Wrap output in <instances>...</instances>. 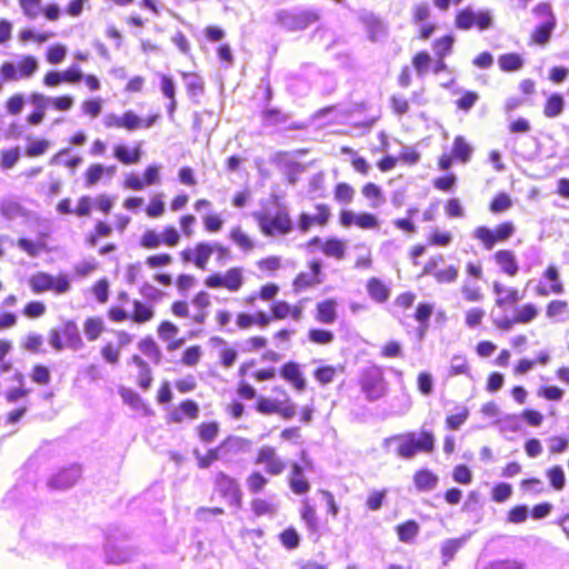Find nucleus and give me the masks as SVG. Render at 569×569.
<instances>
[{
    "mask_svg": "<svg viewBox=\"0 0 569 569\" xmlns=\"http://www.w3.org/2000/svg\"><path fill=\"white\" fill-rule=\"evenodd\" d=\"M212 256L220 264H226L233 258L228 246L204 240L196 242L192 247H186L179 252V258L183 264H191L201 271L208 270Z\"/></svg>",
    "mask_w": 569,
    "mask_h": 569,
    "instance_id": "nucleus-1",
    "label": "nucleus"
},
{
    "mask_svg": "<svg viewBox=\"0 0 569 569\" xmlns=\"http://www.w3.org/2000/svg\"><path fill=\"white\" fill-rule=\"evenodd\" d=\"M238 382L236 393L238 398L244 401H251L257 398V389L249 382V379L262 383L277 378V368L272 366L259 367L256 358H249L242 361L237 370Z\"/></svg>",
    "mask_w": 569,
    "mask_h": 569,
    "instance_id": "nucleus-2",
    "label": "nucleus"
},
{
    "mask_svg": "<svg viewBox=\"0 0 569 569\" xmlns=\"http://www.w3.org/2000/svg\"><path fill=\"white\" fill-rule=\"evenodd\" d=\"M211 305L210 293L206 290H199L190 301L184 299L173 300L170 305V312L178 319L189 320L191 325L202 326L209 318Z\"/></svg>",
    "mask_w": 569,
    "mask_h": 569,
    "instance_id": "nucleus-3",
    "label": "nucleus"
},
{
    "mask_svg": "<svg viewBox=\"0 0 569 569\" xmlns=\"http://www.w3.org/2000/svg\"><path fill=\"white\" fill-rule=\"evenodd\" d=\"M28 101L32 104L33 110L26 117L28 126H40L47 116V108L50 106L57 112H68L74 107V98L64 93L56 97H48L39 91H32Z\"/></svg>",
    "mask_w": 569,
    "mask_h": 569,
    "instance_id": "nucleus-4",
    "label": "nucleus"
},
{
    "mask_svg": "<svg viewBox=\"0 0 569 569\" xmlns=\"http://www.w3.org/2000/svg\"><path fill=\"white\" fill-rule=\"evenodd\" d=\"M272 391L281 398H271L257 393L254 410L257 413L270 417L279 416L283 420H291L297 413V407L289 392L282 386H274Z\"/></svg>",
    "mask_w": 569,
    "mask_h": 569,
    "instance_id": "nucleus-5",
    "label": "nucleus"
},
{
    "mask_svg": "<svg viewBox=\"0 0 569 569\" xmlns=\"http://www.w3.org/2000/svg\"><path fill=\"white\" fill-rule=\"evenodd\" d=\"M252 217L264 237H284L293 231L291 216L283 207L277 210L274 214H269L266 211H254Z\"/></svg>",
    "mask_w": 569,
    "mask_h": 569,
    "instance_id": "nucleus-6",
    "label": "nucleus"
},
{
    "mask_svg": "<svg viewBox=\"0 0 569 569\" xmlns=\"http://www.w3.org/2000/svg\"><path fill=\"white\" fill-rule=\"evenodd\" d=\"M247 443V439L229 435L224 437L216 447L207 449L204 453H196L197 467L199 469H208L214 462L240 452Z\"/></svg>",
    "mask_w": 569,
    "mask_h": 569,
    "instance_id": "nucleus-7",
    "label": "nucleus"
},
{
    "mask_svg": "<svg viewBox=\"0 0 569 569\" xmlns=\"http://www.w3.org/2000/svg\"><path fill=\"white\" fill-rule=\"evenodd\" d=\"M27 283L31 293L37 296L46 292L61 296L66 295L71 289L70 278L63 272L53 276L46 271H37L28 277Z\"/></svg>",
    "mask_w": 569,
    "mask_h": 569,
    "instance_id": "nucleus-8",
    "label": "nucleus"
},
{
    "mask_svg": "<svg viewBox=\"0 0 569 569\" xmlns=\"http://www.w3.org/2000/svg\"><path fill=\"white\" fill-rule=\"evenodd\" d=\"M39 70L38 59L32 54H23L17 62L6 60L0 64V92L3 82H16L32 78Z\"/></svg>",
    "mask_w": 569,
    "mask_h": 569,
    "instance_id": "nucleus-9",
    "label": "nucleus"
},
{
    "mask_svg": "<svg viewBox=\"0 0 569 569\" xmlns=\"http://www.w3.org/2000/svg\"><path fill=\"white\" fill-rule=\"evenodd\" d=\"M517 227L513 221L505 220L495 226H478L472 231V237L485 250H492L497 244L508 242L516 233Z\"/></svg>",
    "mask_w": 569,
    "mask_h": 569,
    "instance_id": "nucleus-10",
    "label": "nucleus"
},
{
    "mask_svg": "<svg viewBox=\"0 0 569 569\" xmlns=\"http://www.w3.org/2000/svg\"><path fill=\"white\" fill-rule=\"evenodd\" d=\"M203 283L208 289L238 293L246 284L244 269L240 266H232L223 272H211L204 277Z\"/></svg>",
    "mask_w": 569,
    "mask_h": 569,
    "instance_id": "nucleus-11",
    "label": "nucleus"
},
{
    "mask_svg": "<svg viewBox=\"0 0 569 569\" xmlns=\"http://www.w3.org/2000/svg\"><path fill=\"white\" fill-rule=\"evenodd\" d=\"M401 440L397 447V455L403 459H411L418 452L431 453L435 450V436L431 431L422 430L417 438L415 432L398 435Z\"/></svg>",
    "mask_w": 569,
    "mask_h": 569,
    "instance_id": "nucleus-12",
    "label": "nucleus"
},
{
    "mask_svg": "<svg viewBox=\"0 0 569 569\" xmlns=\"http://www.w3.org/2000/svg\"><path fill=\"white\" fill-rule=\"evenodd\" d=\"M453 26L460 31L476 29L483 32L493 26V17L489 10H475L467 6L456 11Z\"/></svg>",
    "mask_w": 569,
    "mask_h": 569,
    "instance_id": "nucleus-13",
    "label": "nucleus"
},
{
    "mask_svg": "<svg viewBox=\"0 0 569 569\" xmlns=\"http://www.w3.org/2000/svg\"><path fill=\"white\" fill-rule=\"evenodd\" d=\"M107 316L110 321L116 323L131 321L136 325H144L154 318L156 311L152 305L134 299L132 301V311L130 313H128L122 307L111 306L107 311Z\"/></svg>",
    "mask_w": 569,
    "mask_h": 569,
    "instance_id": "nucleus-14",
    "label": "nucleus"
},
{
    "mask_svg": "<svg viewBox=\"0 0 569 569\" xmlns=\"http://www.w3.org/2000/svg\"><path fill=\"white\" fill-rule=\"evenodd\" d=\"M358 383L369 401L382 398L388 390L383 369L378 365L363 368L360 372Z\"/></svg>",
    "mask_w": 569,
    "mask_h": 569,
    "instance_id": "nucleus-15",
    "label": "nucleus"
},
{
    "mask_svg": "<svg viewBox=\"0 0 569 569\" xmlns=\"http://www.w3.org/2000/svg\"><path fill=\"white\" fill-rule=\"evenodd\" d=\"M445 256L436 253L428 258L420 277H431L438 284H452L459 279L460 271L455 264H445Z\"/></svg>",
    "mask_w": 569,
    "mask_h": 569,
    "instance_id": "nucleus-16",
    "label": "nucleus"
},
{
    "mask_svg": "<svg viewBox=\"0 0 569 569\" xmlns=\"http://www.w3.org/2000/svg\"><path fill=\"white\" fill-rule=\"evenodd\" d=\"M180 242L181 233L173 224L163 226L160 232L146 229L139 239V246L144 250H157L160 247L176 248Z\"/></svg>",
    "mask_w": 569,
    "mask_h": 569,
    "instance_id": "nucleus-17",
    "label": "nucleus"
},
{
    "mask_svg": "<svg viewBox=\"0 0 569 569\" xmlns=\"http://www.w3.org/2000/svg\"><path fill=\"white\" fill-rule=\"evenodd\" d=\"M213 490L230 506L240 509L243 503V495L238 480L226 471L219 470L212 478Z\"/></svg>",
    "mask_w": 569,
    "mask_h": 569,
    "instance_id": "nucleus-18",
    "label": "nucleus"
},
{
    "mask_svg": "<svg viewBox=\"0 0 569 569\" xmlns=\"http://www.w3.org/2000/svg\"><path fill=\"white\" fill-rule=\"evenodd\" d=\"M473 147L465 136L458 134L453 138L450 152H443L437 160V167L441 171H448L456 162L466 164L470 162Z\"/></svg>",
    "mask_w": 569,
    "mask_h": 569,
    "instance_id": "nucleus-19",
    "label": "nucleus"
},
{
    "mask_svg": "<svg viewBox=\"0 0 569 569\" xmlns=\"http://www.w3.org/2000/svg\"><path fill=\"white\" fill-rule=\"evenodd\" d=\"M320 14L312 9H305L298 12L290 10H279L276 12V21L289 31H300L309 28L319 21Z\"/></svg>",
    "mask_w": 569,
    "mask_h": 569,
    "instance_id": "nucleus-20",
    "label": "nucleus"
},
{
    "mask_svg": "<svg viewBox=\"0 0 569 569\" xmlns=\"http://www.w3.org/2000/svg\"><path fill=\"white\" fill-rule=\"evenodd\" d=\"M128 367L130 368L129 377L133 383L143 392L149 391L154 381L153 369L141 355L133 353L128 359Z\"/></svg>",
    "mask_w": 569,
    "mask_h": 569,
    "instance_id": "nucleus-21",
    "label": "nucleus"
},
{
    "mask_svg": "<svg viewBox=\"0 0 569 569\" xmlns=\"http://www.w3.org/2000/svg\"><path fill=\"white\" fill-rule=\"evenodd\" d=\"M253 463L262 466L266 475L278 477L287 469V462L279 456L277 449L271 445L260 446L253 457Z\"/></svg>",
    "mask_w": 569,
    "mask_h": 569,
    "instance_id": "nucleus-22",
    "label": "nucleus"
},
{
    "mask_svg": "<svg viewBox=\"0 0 569 569\" xmlns=\"http://www.w3.org/2000/svg\"><path fill=\"white\" fill-rule=\"evenodd\" d=\"M539 307L533 302H526L516 307L512 317H503L495 321L498 329L509 331L516 325H528L539 317Z\"/></svg>",
    "mask_w": 569,
    "mask_h": 569,
    "instance_id": "nucleus-23",
    "label": "nucleus"
},
{
    "mask_svg": "<svg viewBox=\"0 0 569 569\" xmlns=\"http://www.w3.org/2000/svg\"><path fill=\"white\" fill-rule=\"evenodd\" d=\"M161 181L160 167L149 164L144 168L142 176L136 172H129L123 178V188L131 191H142L147 187L159 184Z\"/></svg>",
    "mask_w": 569,
    "mask_h": 569,
    "instance_id": "nucleus-24",
    "label": "nucleus"
},
{
    "mask_svg": "<svg viewBox=\"0 0 569 569\" xmlns=\"http://www.w3.org/2000/svg\"><path fill=\"white\" fill-rule=\"evenodd\" d=\"M308 272L300 271L292 280V288L295 292H300L309 288H313L322 283V262L319 258H312L308 261Z\"/></svg>",
    "mask_w": 569,
    "mask_h": 569,
    "instance_id": "nucleus-25",
    "label": "nucleus"
},
{
    "mask_svg": "<svg viewBox=\"0 0 569 569\" xmlns=\"http://www.w3.org/2000/svg\"><path fill=\"white\" fill-rule=\"evenodd\" d=\"M199 417V403L191 398H184L168 411L166 421L169 425H182L186 421H194Z\"/></svg>",
    "mask_w": 569,
    "mask_h": 569,
    "instance_id": "nucleus-26",
    "label": "nucleus"
},
{
    "mask_svg": "<svg viewBox=\"0 0 569 569\" xmlns=\"http://www.w3.org/2000/svg\"><path fill=\"white\" fill-rule=\"evenodd\" d=\"M542 279L547 280L549 284L539 282L535 287V293L538 297L560 296L565 292V284L560 276L559 268L550 263L541 273Z\"/></svg>",
    "mask_w": 569,
    "mask_h": 569,
    "instance_id": "nucleus-27",
    "label": "nucleus"
},
{
    "mask_svg": "<svg viewBox=\"0 0 569 569\" xmlns=\"http://www.w3.org/2000/svg\"><path fill=\"white\" fill-rule=\"evenodd\" d=\"M431 11L426 2L417 3L411 10V22L415 26H420L417 33V39L420 41H427L437 30V24L429 22Z\"/></svg>",
    "mask_w": 569,
    "mask_h": 569,
    "instance_id": "nucleus-28",
    "label": "nucleus"
},
{
    "mask_svg": "<svg viewBox=\"0 0 569 569\" xmlns=\"http://www.w3.org/2000/svg\"><path fill=\"white\" fill-rule=\"evenodd\" d=\"M455 37L452 34H443L432 41L431 47L435 53V64L432 73L439 74L448 71L446 58L453 51Z\"/></svg>",
    "mask_w": 569,
    "mask_h": 569,
    "instance_id": "nucleus-29",
    "label": "nucleus"
},
{
    "mask_svg": "<svg viewBox=\"0 0 569 569\" xmlns=\"http://www.w3.org/2000/svg\"><path fill=\"white\" fill-rule=\"evenodd\" d=\"M316 214L310 216L301 212L298 216L297 227L301 233H307L312 227L325 228L331 219L330 207L326 203H317L315 206Z\"/></svg>",
    "mask_w": 569,
    "mask_h": 569,
    "instance_id": "nucleus-30",
    "label": "nucleus"
},
{
    "mask_svg": "<svg viewBox=\"0 0 569 569\" xmlns=\"http://www.w3.org/2000/svg\"><path fill=\"white\" fill-rule=\"evenodd\" d=\"M278 375L297 392H303L307 389V379L299 362L295 360L283 362L277 370Z\"/></svg>",
    "mask_w": 569,
    "mask_h": 569,
    "instance_id": "nucleus-31",
    "label": "nucleus"
},
{
    "mask_svg": "<svg viewBox=\"0 0 569 569\" xmlns=\"http://www.w3.org/2000/svg\"><path fill=\"white\" fill-rule=\"evenodd\" d=\"M491 259L499 272L507 278H516L519 274L520 264L512 249H498L492 253Z\"/></svg>",
    "mask_w": 569,
    "mask_h": 569,
    "instance_id": "nucleus-32",
    "label": "nucleus"
},
{
    "mask_svg": "<svg viewBox=\"0 0 569 569\" xmlns=\"http://www.w3.org/2000/svg\"><path fill=\"white\" fill-rule=\"evenodd\" d=\"M495 295V305L499 309L507 310L519 307L518 303L522 299L520 290L516 287H506L501 281L495 280L491 284Z\"/></svg>",
    "mask_w": 569,
    "mask_h": 569,
    "instance_id": "nucleus-33",
    "label": "nucleus"
},
{
    "mask_svg": "<svg viewBox=\"0 0 569 569\" xmlns=\"http://www.w3.org/2000/svg\"><path fill=\"white\" fill-rule=\"evenodd\" d=\"M143 141H134L131 146L117 143L112 148L113 158L123 166H134L143 158Z\"/></svg>",
    "mask_w": 569,
    "mask_h": 569,
    "instance_id": "nucleus-34",
    "label": "nucleus"
},
{
    "mask_svg": "<svg viewBox=\"0 0 569 569\" xmlns=\"http://www.w3.org/2000/svg\"><path fill=\"white\" fill-rule=\"evenodd\" d=\"M269 310L274 321L291 319L295 322H299L303 318L302 301L291 305L286 300H276L270 303Z\"/></svg>",
    "mask_w": 569,
    "mask_h": 569,
    "instance_id": "nucleus-35",
    "label": "nucleus"
},
{
    "mask_svg": "<svg viewBox=\"0 0 569 569\" xmlns=\"http://www.w3.org/2000/svg\"><path fill=\"white\" fill-rule=\"evenodd\" d=\"M244 345H246V351H248L250 353L264 350L260 356V359L262 361L278 363L283 358V355L280 351L266 350L269 345V340L263 335H252V336L248 337L244 340Z\"/></svg>",
    "mask_w": 569,
    "mask_h": 569,
    "instance_id": "nucleus-36",
    "label": "nucleus"
},
{
    "mask_svg": "<svg viewBox=\"0 0 569 569\" xmlns=\"http://www.w3.org/2000/svg\"><path fill=\"white\" fill-rule=\"evenodd\" d=\"M313 318L318 323L333 325L338 320V301L335 298L318 301Z\"/></svg>",
    "mask_w": 569,
    "mask_h": 569,
    "instance_id": "nucleus-37",
    "label": "nucleus"
},
{
    "mask_svg": "<svg viewBox=\"0 0 569 569\" xmlns=\"http://www.w3.org/2000/svg\"><path fill=\"white\" fill-rule=\"evenodd\" d=\"M157 333L162 341L167 342V350L170 352L179 349L184 343L183 338H177L179 327L170 320L160 321Z\"/></svg>",
    "mask_w": 569,
    "mask_h": 569,
    "instance_id": "nucleus-38",
    "label": "nucleus"
},
{
    "mask_svg": "<svg viewBox=\"0 0 569 569\" xmlns=\"http://www.w3.org/2000/svg\"><path fill=\"white\" fill-rule=\"evenodd\" d=\"M288 486L291 492L298 496L306 495L311 489V483L305 476L302 466L298 462H292L290 465Z\"/></svg>",
    "mask_w": 569,
    "mask_h": 569,
    "instance_id": "nucleus-39",
    "label": "nucleus"
},
{
    "mask_svg": "<svg viewBox=\"0 0 569 569\" xmlns=\"http://www.w3.org/2000/svg\"><path fill=\"white\" fill-rule=\"evenodd\" d=\"M160 116L158 113L149 114L146 119L140 118L133 110H126L121 114L123 122V130L132 132L139 129H149L158 120Z\"/></svg>",
    "mask_w": 569,
    "mask_h": 569,
    "instance_id": "nucleus-40",
    "label": "nucleus"
},
{
    "mask_svg": "<svg viewBox=\"0 0 569 569\" xmlns=\"http://www.w3.org/2000/svg\"><path fill=\"white\" fill-rule=\"evenodd\" d=\"M64 83L77 84L81 80L84 81L86 86L90 91H97L101 84L97 76L87 74L83 76L81 68L78 64H72L68 69L62 70Z\"/></svg>",
    "mask_w": 569,
    "mask_h": 569,
    "instance_id": "nucleus-41",
    "label": "nucleus"
},
{
    "mask_svg": "<svg viewBox=\"0 0 569 569\" xmlns=\"http://www.w3.org/2000/svg\"><path fill=\"white\" fill-rule=\"evenodd\" d=\"M366 290L369 298L379 305L388 302L391 297L390 286L378 277H371L367 280Z\"/></svg>",
    "mask_w": 569,
    "mask_h": 569,
    "instance_id": "nucleus-42",
    "label": "nucleus"
},
{
    "mask_svg": "<svg viewBox=\"0 0 569 569\" xmlns=\"http://www.w3.org/2000/svg\"><path fill=\"white\" fill-rule=\"evenodd\" d=\"M59 332L67 348L80 350L83 347V340L74 320L68 319L58 327Z\"/></svg>",
    "mask_w": 569,
    "mask_h": 569,
    "instance_id": "nucleus-43",
    "label": "nucleus"
},
{
    "mask_svg": "<svg viewBox=\"0 0 569 569\" xmlns=\"http://www.w3.org/2000/svg\"><path fill=\"white\" fill-rule=\"evenodd\" d=\"M118 393L121 397L123 403L129 406L131 409L140 410L146 415L152 413L149 403L134 389L120 386L118 388Z\"/></svg>",
    "mask_w": 569,
    "mask_h": 569,
    "instance_id": "nucleus-44",
    "label": "nucleus"
},
{
    "mask_svg": "<svg viewBox=\"0 0 569 569\" xmlns=\"http://www.w3.org/2000/svg\"><path fill=\"white\" fill-rule=\"evenodd\" d=\"M546 318L552 322H565L569 320V302L565 299H552L545 308Z\"/></svg>",
    "mask_w": 569,
    "mask_h": 569,
    "instance_id": "nucleus-45",
    "label": "nucleus"
},
{
    "mask_svg": "<svg viewBox=\"0 0 569 569\" xmlns=\"http://www.w3.org/2000/svg\"><path fill=\"white\" fill-rule=\"evenodd\" d=\"M82 329L89 342L99 340L107 331L106 322L100 316H89L83 320Z\"/></svg>",
    "mask_w": 569,
    "mask_h": 569,
    "instance_id": "nucleus-46",
    "label": "nucleus"
},
{
    "mask_svg": "<svg viewBox=\"0 0 569 569\" xmlns=\"http://www.w3.org/2000/svg\"><path fill=\"white\" fill-rule=\"evenodd\" d=\"M137 347L140 355L149 359L152 365L158 366L162 361V350L151 336L140 339Z\"/></svg>",
    "mask_w": 569,
    "mask_h": 569,
    "instance_id": "nucleus-47",
    "label": "nucleus"
},
{
    "mask_svg": "<svg viewBox=\"0 0 569 569\" xmlns=\"http://www.w3.org/2000/svg\"><path fill=\"white\" fill-rule=\"evenodd\" d=\"M114 170V166L104 167L99 162L91 163L83 172V183L87 188H92L101 181L106 173L113 174Z\"/></svg>",
    "mask_w": 569,
    "mask_h": 569,
    "instance_id": "nucleus-48",
    "label": "nucleus"
},
{
    "mask_svg": "<svg viewBox=\"0 0 569 569\" xmlns=\"http://www.w3.org/2000/svg\"><path fill=\"white\" fill-rule=\"evenodd\" d=\"M299 516L305 523L308 532L318 533L320 530V521L315 506L308 499L301 501Z\"/></svg>",
    "mask_w": 569,
    "mask_h": 569,
    "instance_id": "nucleus-49",
    "label": "nucleus"
},
{
    "mask_svg": "<svg viewBox=\"0 0 569 569\" xmlns=\"http://www.w3.org/2000/svg\"><path fill=\"white\" fill-rule=\"evenodd\" d=\"M113 227L106 220L96 221L92 230L86 236L84 241L89 247H96L101 240L111 237Z\"/></svg>",
    "mask_w": 569,
    "mask_h": 569,
    "instance_id": "nucleus-50",
    "label": "nucleus"
},
{
    "mask_svg": "<svg viewBox=\"0 0 569 569\" xmlns=\"http://www.w3.org/2000/svg\"><path fill=\"white\" fill-rule=\"evenodd\" d=\"M556 26L557 22L553 21H543L541 24L537 26L530 33L529 44L546 46L550 41Z\"/></svg>",
    "mask_w": 569,
    "mask_h": 569,
    "instance_id": "nucleus-51",
    "label": "nucleus"
},
{
    "mask_svg": "<svg viewBox=\"0 0 569 569\" xmlns=\"http://www.w3.org/2000/svg\"><path fill=\"white\" fill-rule=\"evenodd\" d=\"M321 252L328 258L342 260L346 257L347 247L342 239L328 237L323 240V243H321Z\"/></svg>",
    "mask_w": 569,
    "mask_h": 569,
    "instance_id": "nucleus-52",
    "label": "nucleus"
},
{
    "mask_svg": "<svg viewBox=\"0 0 569 569\" xmlns=\"http://www.w3.org/2000/svg\"><path fill=\"white\" fill-rule=\"evenodd\" d=\"M343 370V366L321 365L315 368L312 376L320 386H327L332 383Z\"/></svg>",
    "mask_w": 569,
    "mask_h": 569,
    "instance_id": "nucleus-53",
    "label": "nucleus"
},
{
    "mask_svg": "<svg viewBox=\"0 0 569 569\" xmlns=\"http://www.w3.org/2000/svg\"><path fill=\"white\" fill-rule=\"evenodd\" d=\"M438 481V476L427 468L419 469L413 473V483L419 491L435 489Z\"/></svg>",
    "mask_w": 569,
    "mask_h": 569,
    "instance_id": "nucleus-54",
    "label": "nucleus"
},
{
    "mask_svg": "<svg viewBox=\"0 0 569 569\" xmlns=\"http://www.w3.org/2000/svg\"><path fill=\"white\" fill-rule=\"evenodd\" d=\"M435 58L427 51H417L411 58V66L419 77L426 76L429 71L432 72Z\"/></svg>",
    "mask_w": 569,
    "mask_h": 569,
    "instance_id": "nucleus-55",
    "label": "nucleus"
},
{
    "mask_svg": "<svg viewBox=\"0 0 569 569\" xmlns=\"http://www.w3.org/2000/svg\"><path fill=\"white\" fill-rule=\"evenodd\" d=\"M266 472L261 470H252L246 477V486L250 495L257 496L261 493L268 486L269 479Z\"/></svg>",
    "mask_w": 569,
    "mask_h": 569,
    "instance_id": "nucleus-56",
    "label": "nucleus"
},
{
    "mask_svg": "<svg viewBox=\"0 0 569 569\" xmlns=\"http://www.w3.org/2000/svg\"><path fill=\"white\" fill-rule=\"evenodd\" d=\"M196 433L200 442L211 443L220 433V425L217 421H202L196 427Z\"/></svg>",
    "mask_w": 569,
    "mask_h": 569,
    "instance_id": "nucleus-57",
    "label": "nucleus"
},
{
    "mask_svg": "<svg viewBox=\"0 0 569 569\" xmlns=\"http://www.w3.org/2000/svg\"><path fill=\"white\" fill-rule=\"evenodd\" d=\"M250 510L256 518L273 516L277 512V505L263 497H253L250 500Z\"/></svg>",
    "mask_w": 569,
    "mask_h": 569,
    "instance_id": "nucleus-58",
    "label": "nucleus"
},
{
    "mask_svg": "<svg viewBox=\"0 0 569 569\" xmlns=\"http://www.w3.org/2000/svg\"><path fill=\"white\" fill-rule=\"evenodd\" d=\"M433 306L429 302H419L415 309L413 318L419 323V333L423 336L429 328Z\"/></svg>",
    "mask_w": 569,
    "mask_h": 569,
    "instance_id": "nucleus-59",
    "label": "nucleus"
},
{
    "mask_svg": "<svg viewBox=\"0 0 569 569\" xmlns=\"http://www.w3.org/2000/svg\"><path fill=\"white\" fill-rule=\"evenodd\" d=\"M13 350V342L9 338H0V376L9 373L13 369V361L10 355Z\"/></svg>",
    "mask_w": 569,
    "mask_h": 569,
    "instance_id": "nucleus-60",
    "label": "nucleus"
},
{
    "mask_svg": "<svg viewBox=\"0 0 569 569\" xmlns=\"http://www.w3.org/2000/svg\"><path fill=\"white\" fill-rule=\"evenodd\" d=\"M565 109V99L560 93H551L543 103V116L548 119L556 118Z\"/></svg>",
    "mask_w": 569,
    "mask_h": 569,
    "instance_id": "nucleus-61",
    "label": "nucleus"
},
{
    "mask_svg": "<svg viewBox=\"0 0 569 569\" xmlns=\"http://www.w3.org/2000/svg\"><path fill=\"white\" fill-rule=\"evenodd\" d=\"M50 147L51 142L46 138L33 139L32 137H28L24 154L29 158H38L46 154Z\"/></svg>",
    "mask_w": 569,
    "mask_h": 569,
    "instance_id": "nucleus-62",
    "label": "nucleus"
},
{
    "mask_svg": "<svg viewBox=\"0 0 569 569\" xmlns=\"http://www.w3.org/2000/svg\"><path fill=\"white\" fill-rule=\"evenodd\" d=\"M459 290L462 299L468 303L480 302L485 299L482 288L469 280H465Z\"/></svg>",
    "mask_w": 569,
    "mask_h": 569,
    "instance_id": "nucleus-63",
    "label": "nucleus"
},
{
    "mask_svg": "<svg viewBox=\"0 0 569 569\" xmlns=\"http://www.w3.org/2000/svg\"><path fill=\"white\" fill-rule=\"evenodd\" d=\"M202 356V347L200 345H192L182 351L179 363L187 368H194L201 362Z\"/></svg>",
    "mask_w": 569,
    "mask_h": 569,
    "instance_id": "nucleus-64",
    "label": "nucleus"
}]
</instances>
